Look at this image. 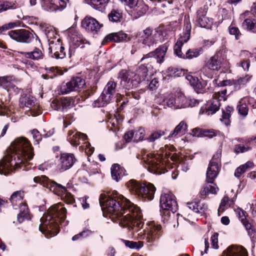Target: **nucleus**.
Here are the masks:
<instances>
[{"label":"nucleus","mask_w":256,"mask_h":256,"mask_svg":"<svg viewBox=\"0 0 256 256\" xmlns=\"http://www.w3.org/2000/svg\"><path fill=\"white\" fill-rule=\"evenodd\" d=\"M99 200L102 208L111 214L112 218L116 219L120 226L127 228L132 233H136L138 238L145 240L149 246L157 244L162 234L161 226L150 222L142 230L144 226L142 215L136 205L117 192L108 196L102 194Z\"/></svg>","instance_id":"nucleus-1"},{"label":"nucleus","mask_w":256,"mask_h":256,"mask_svg":"<svg viewBox=\"0 0 256 256\" xmlns=\"http://www.w3.org/2000/svg\"><path fill=\"white\" fill-rule=\"evenodd\" d=\"M33 156V150L28 140L24 137L16 138L8 154L0 160V174L6 176L14 170L25 167Z\"/></svg>","instance_id":"nucleus-2"},{"label":"nucleus","mask_w":256,"mask_h":256,"mask_svg":"<svg viewBox=\"0 0 256 256\" xmlns=\"http://www.w3.org/2000/svg\"><path fill=\"white\" fill-rule=\"evenodd\" d=\"M66 210L62 204H53L40 218V230L46 234L50 233V236L57 234L58 222L66 218Z\"/></svg>","instance_id":"nucleus-3"},{"label":"nucleus","mask_w":256,"mask_h":256,"mask_svg":"<svg viewBox=\"0 0 256 256\" xmlns=\"http://www.w3.org/2000/svg\"><path fill=\"white\" fill-rule=\"evenodd\" d=\"M148 66V64H142L138 67L135 72L122 70L118 76L121 79V84L126 89L137 87L140 82L146 80L150 66Z\"/></svg>","instance_id":"nucleus-4"},{"label":"nucleus","mask_w":256,"mask_h":256,"mask_svg":"<svg viewBox=\"0 0 256 256\" xmlns=\"http://www.w3.org/2000/svg\"><path fill=\"white\" fill-rule=\"evenodd\" d=\"M34 182L47 188L56 194L60 196L65 202L68 204H72L74 202V196L70 192H67L66 186L54 181H50L46 176H36L34 178Z\"/></svg>","instance_id":"nucleus-5"},{"label":"nucleus","mask_w":256,"mask_h":256,"mask_svg":"<svg viewBox=\"0 0 256 256\" xmlns=\"http://www.w3.org/2000/svg\"><path fill=\"white\" fill-rule=\"evenodd\" d=\"M220 157V152L215 154L210 161L208 168L206 180L210 184L206 186L210 194H216L218 190L216 185L213 183V181L219 173Z\"/></svg>","instance_id":"nucleus-6"},{"label":"nucleus","mask_w":256,"mask_h":256,"mask_svg":"<svg viewBox=\"0 0 256 256\" xmlns=\"http://www.w3.org/2000/svg\"><path fill=\"white\" fill-rule=\"evenodd\" d=\"M160 213L164 222L168 220L178 209L175 196L171 192L163 193L160 198Z\"/></svg>","instance_id":"nucleus-7"},{"label":"nucleus","mask_w":256,"mask_h":256,"mask_svg":"<svg viewBox=\"0 0 256 256\" xmlns=\"http://www.w3.org/2000/svg\"><path fill=\"white\" fill-rule=\"evenodd\" d=\"M126 185L132 193L145 200H150L154 198L156 188L152 184L149 182L139 184L136 180H132L127 182Z\"/></svg>","instance_id":"nucleus-8"},{"label":"nucleus","mask_w":256,"mask_h":256,"mask_svg":"<svg viewBox=\"0 0 256 256\" xmlns=\"http://www.w3.org/2000/svg\"><path fill=\"white\" fill-rule=\"evenodd\" d=\"M158 102L160 105L166 108V106L174 109H180L188 107V100L182 92H178L174 95L168 94L164 96Z\"/></svg>","instance_id":"nucleus-9"},{"label":"nucleus","mask_w":256,"mask_h":256,"mask_svg":"<svg viewBox=\"0 0 256 256\" xmlns=\"http://www.w3.org/2000/svg\"><path fill=\"white\" fill-rule=\"evenodd\" d=\"M224 57L220 52H218L212 56L206 62L202 69V72L208 78H212L213 72L220 70L222 66L224 64Z\"/></svg>","instance_id":"nucleus-10"},{"label":"nucleus","mask_w":256,"mask_h":256,"mask_svg":"<svg viewBox=\"0 0 256 256\" xmlns=\"http://www.w3.org/2000/svg\"><path fill=\"white\" fill-rule=\"evenodd\" d=\"M144 165L151 172L155 174H162L166 172L164 162L159 159V156H156L151 154L144 155L142 158Z\"/></svg>","instance_id":"nucleus-11"},{"label":"nucleus","mask_w":256,"mask_h":256,"mask_svg":"<svg viewBox=\"0 0 256 256\" xmlns=\"http://www.w3.org/2000/svg\"><path fill=\"white\" fill-rule=\"evenodd\" d=\"M191 24L188 16H184V34L176 42L174 47V54L179 58H183L182 46L184 43L186 42L190 38Z\"/></svg>","instance_id":"nucleus-12"},{"label":"nucleus","mask_w":256,"mask_h":256,"mask_svg":"<svg viewBox=\"0 0 256 256\" xmlns=\"http://www.w3.org/2000/svg\"><path fill=\"white\" fill-rule=\"evenodd\" d=\"M116 84L114 81H110L106 86L100 96L93 103L94 107L104 106L112 100L116 92Z\"/></svg>","instance_id":"nucleus-13"},{"label":"nucleus","mask_w":256,"mask_h":256,"mask_svg":"<svg viewBox=\"0 0 256 256\" xmlns=\"http://www.w3.org/2000/svg\"><path fill=\"white\" fill-rule=\"evenodd\" d=\"M253 14L256 15V2L254 3L250 11L246 10L240 15V18L244 20L242 26L244 28L256 32V19L253 18Z\"/></svg>","instance_id":"nucleus-14"},{"label":"nucleus","mask_w":256,"mask_h":256,"mask_svg":"<svg viewBox=\"0 0 256 256\" xmlns=\"http://www.w3.org/2000/svg\"><path fill=\"white\" fill-rule=\"evenodd\" d=\"M85 80L80 78L74 77L68 82L62 83L60 87V92L62 94H67L72 91H76L83 88Z\"/></svg>","instance_id":"nucleus-15"},{"label":"nucleus","mask_w":256,"mask_h":256,"mask_svg":"<svg viewBox=\"0 0 256 256\" xmlns=\"http://www.w3.org/2000/svg\"><path fill=\"white\" fill-rule=\"evenodd\" d=\"M76 159L72 154L62 153L58 158L57 170L62 172L71 168L76 162Z\"/></svg>","instance_id":"nucleus-16"},{"label":"nucleus","mask_w":256,"mask_h":256,"mask_svg":"<svg viewBox=\"0 0 256 256\" xmlns=\"http://www.w3.org/2000/svg\"><path fill=\"white\" fill-rule=\"evenodd\" d=\"M8 35L12 40L20 42L30 43L34 38L33 34L25 29L10 30Z\"/></svg>","instance_id":"nucleus-17"},{"label":"nucleus","mask_w":256,"mask_h":256,"mask_svg":"<svg viewBox=\"0 0 256 256\" xmlns=\"http://www.w3.org/2000/svg\"><path fill=\"white\" fill-rule=\"evenodd\" d=\"M48 46V52L52 54V57L63 58L66 56L64 48L62 45L60 38L50 40Z\"/></svg>","instance_id":"nucleus-18"},{"label":"nucleus","mask_w":256,"mask_h":256,"mask_svg":"<svg viewBox=\"0 0 256 256\" xmlns=\"http://www.w3.org/2000/svg\"><path fill=\"white\" fill-rule=\"evenodd\" d=\"M42 7L48 12L62 10L66 8L69 0H43Z\"/></svg>","instance_id":"nucleus-19"},{"label":"nucleus","mask_w":256,"mask_h":256,"mask_svg":"<svg viewBox=\"0 0 256 256\" xmlns=\"http://www.w3.org/2000/svg\"><path fill=\"white\" fill-rule=\"evenodd\" d=\"M20 107H26L30 108V114L32 116H36L40 114V112L36 110L37 106L34 104L35 99L30 94L22 95L20 98Z\"/></svg>","instance_id":"nucleus-20"},{"label":"nucleus","mask_w":256,"mask_h":256,"mask_svg":"<svg viewBox=\"0 0 256 256\" xmlns=\"http://www.w3.org/2000/svg\"><path fill=\"white\" fill-rule=\"evenodd\" d=\"M16 80L13 76H6L0 77V86L6 90L8 92L18 94L20 89L15 84Z\"/></svg>","instance_id":"nucleus-21"},{"label":"nucleus","mask_w":256,"mask_h":256,"mask_svg":"<svg viewBox=\"0 0 256 256\" xmlns=\"http://www.w3.org/2000/svg\"><path fill=\"white\" fill-rule=\"evenodd\" d=\"M168 44H165L160 46L154 52H150L144 55L140 60V62H142L145 59L154 57L158 63H162L164 61V57L167 51Z\"/></svg>","instance_id":"nucleus-22"},{"label":"nucleus","mask_w":256,"mask_h":256,"mask_svg":"<svg viewBox=\"0 0 256 256\" xmlns=\"http://www.w3.org/2000/svg\"><path fill=\"white\" fill-rule=\"evenodd\" d=\"M250 78L251 76L246 75L245 77L236 80H229L220 82L217 85L218 86H233L234 90H238L249 81Z\"/></svg>","instance_id":"nucleus-23"},{"label":"nucleus","mask_w":256,"mask_h":256,"mask_svg":"<svg viewBox=\"0 0 256 256\" xmlns=\"http://www.w3.org/2000/svg\"><path fill=\"white\" fill-rule=\"evenodd\" d=\"M82 26L88 31L98 32L102 26L96 19L91 16H86L82 22Z\"/></svg>","instance_id":"nucleus-24"},{"label":"nucleus","mask_w":256,"mask_h":256,"mask_svg":"<svg viewBox=\"0 0 256 256\" xmlns=\"http://www.w3.org/2000/svg\"><path fill=\"white\" fill-rule=\"evenodd\" d=\"M206 13L204 8H200L197 12L196 22L200 27L209 28L212 24V20L206 16Z\"/></svg>","instance_id":"nucleus-25"},{"label":"nucleus","mask_w":256,"mask_h":256,"mask_svg":"<svg viewBox=\"0 0 256 256\" xmlns=\"http://www.w3.org/2000/svg\"><path fill=\"white\" fill-rule=\"evenodd\" d=\"M222 256H248V253L242 246H232L224 252Z\"/></svg>","instance_id":"nucleus-26"},{"label":"nucleus","mask_w":256,"mask_h":256,"mask_svg":"<svg viewBox=\"0 0 256 256\" xmlns=\"http://www.w3.org/2000/svg\"><path fill=\"white\" fill-rule=\"evenodd\" d=\"M87 136L86 134L78 132L69 130L68 132V140L74 146H77L80 143V141H84L86 140Z\"/></svg>","instance_id":"nucleus-27"},{"label":"nucleus","mask_w":256,"mask_h":256,"mask_svg":"<svg viewBox=\"0 0 256 256\" xmlns=\"http://www.w3.org/2000/svg\"><path fill=\"white\" fill-rule=\"evenodd\" d=\"M152 30L149 28L143 30L142 36V42L143 44L150 46L154 43V40L152 36Z\"/></svg>","instance_id":"nucleus-28"},{"label":"nucleus","mask_w":256,"mask_h":256,"mask_svg":"<svg viewBox=\"0 0 256 256\" xmlns=\"http://www.w3.org/2000/svg\"><path fill=\"white\" fill-rule=\"evenodd\" d=\"M126 34L122 32L110 34L106 36L104 42H120L126 40Z\"/></svg>","instance_id":"nucleus-29"},{"label":"nucleus","mask_w":256,"mask_h":256,"mask_svg":"<svg viewBox=\"0 0 256 256\" xmlns=\"http://www.w3.org/2000/svg\"><path fill=\"white\" fill-rule=\"evenodd\" d=\"M110 170L112 179L117 182H118L122 176L124 168L116 164L112 166Z\"/></svg>","instance_id":"nucleus-30"},{"label":"nucleus","mask_w":256,"mask_h":256,"mask_svg":"<svg viewBox=\"0 0 256 256\" xmlns=\"http://www.w3.org/2000/svg\"><path fill=\"white\" fill-rule=\"evenodd\" d=\"M220 99L214 96V98L211 101L210 106L206 108V113L208 115L213 114L217 112L220 106Z\"/></svg>","instance_id":"nucleus-31"},{"label":"nucleus","mask_w":256,"mask_h":256,"mask_svg":"<svg viewBox=\"0 0 256 256\" xmlns=\"http://www.w3.org/2000/svg\"><path fill=\"white\" fill-rule=\"evenodd\" d=\"M187 125L186 124L182 121L180 124L175 128L172 132L170 134L169 138H176L182 134L186 130Z\"/></svg>","instance_id":"nucleus-32"},{"label":"nucleus","mask_w":256,"mask_h":256,"mask_svg":"<svg viewBox=\"0 0 256 256\" xmlns=\"http://www.w3.org/2000/svg\"><path fill=\"white\" fill-rule=\"evenodd\" d=\"M22 54L26 58L32 60H38L42 58V53L38 48H35L34 50L30 52H21Z\"/></svg>","instance_id":"nucleus-33"},{"label":"nucleus","mask_w":256,"mask_h":256,"mask_svg":"<svg viewBox=\"0 0 256 256\" xmlns=\"http://www.w3.org/2000/svg\"><path fill=\"white\" fill-rule=\"evenodd\" d=\"M20 206V212L18 214V221L21 223L24 219H30V216L28 214V206L25 204H19Z\"/></svg>","instance_id":"nucleus-34"},{"label":"nucleus","mask_w":256,"mask_h":256,"mask_svg":"<svg viewBox=\"0 0 256 256\" xmlns=\"http://www.w3.org/2000/svg\"><path fill=\"white\" fill-rule=\"evenodd\" d=\"M108 0H87L88 4L93 8L100 11L104 10Z\"/></svg>","instance_id":"nucleus-35"},{"label":"nucleus","mask_w":256,"mask_h":256,"mask_svg":"<svg viewBox=\"0 0 256 256\" xmlns=\"http://www.w3.org/2000/svg\"><path fill=\"white\" fill-rule=\"evenodd\" d=\"M234 108L230 106H226L224 109H222V118H220V121L224 123V124L228 126L230 124V114L234 111Z\"/></svg>","instance_id":"nucleus-36"},{"label":"nucleus","mask_w":256,"mask_h":256,"mask_svg":"<svg viewBox=\"0 0 256 256\" xmlns=\"http://www.w3.org/2000/svg\"><path fill=\"white\" fill-rule=\"evenodd\" d=\"M44 33L48 38V42H50V40H54L55 39H60L59 36H58L54 28L52 26H47L44 29Z\"/></svg>","instance_id":"nucleus-37"},{"label":"nucleus","mask_w":256,"mask_h":256,"mask_svg":"<svg viewBox=\"0 0 256 256\" xmlns=\"http://www.w3.org/2000/svg\"><path fill=\"white\" fill-rule=\"evenodd\" d=\"M233 204L234 201L232 200H230L227 196H224L220 204L218 210V213L222 212L226 208L231 206Z\"/></svg>","instance_id":"nucleus-38"},{"label":"nucleus","mask_w":256,"mask_h":256,"mask_svg":"<svg viewBox=\"0 0 256 256\" xmlns=\"http://www.w3.org/2000/svg\"><path fill=\"white\" fill-rule=\"evenodd\" d=\"M22 192L20 191H16L12 194L10 199L12 204L14 205L21 204H22Z\"/></svg>","instance_id":"nucleus-39"},{"label":"nucleus","mask_w":256,"mask_h":256,"mask_svg":"<svg viewBox=\"0 0 256 256\" xmlns=\"http://www.w3.org/2000/svg\"><path fill=\"white\" fill-rule=\"evenodd\" d=\"M134 8L136 13L140 16L146 13L148 10V6L142 2L138 0V4Z\"/></svg>","instance_id":"nucleus-40"},{"label":"nucleus","mask_w":256,"mask_h":256,"mask_svg":"<svg viewBox=\"0 0 256 256\" xmlns=\"http://www.w3.org/2000/svg\"><path fill=\"white\" fill-rule=\"evenodd\" d=\"M202 53L201 48L190 49L184 55L183 58L192 59L198 57Z\"/></svg>","instance_id":"nucleus-41"},{"label":"nucleus","mask_w":256,"mask_h":256,"mask_svg":"<svg viewBox=\"0 0 256 256\" xmlns=\"http://www.w3.org/2000/svg\"><path fill=\"white\" fill-rule=\"evenodd\" d=\"M242 222L247 230L248 236L250 238H254L256 232L255 228L246 219L244 220V216L242 218Z\"/></svg>","instance_id":"nucleus-42"},{"label":"nucleus","mask_w":256,"mask_h":256,"mask_svg":"<svg viewBox=\"0 0 256 256\" xmlns=\"http://www.w3.org/2000/svg\"><path fill=\"white\" fill-rule=\"evenodd\" d=\"M237 109L238 112V114L242 117H246L248 114V108L246 104L242 100H241L237 106Z\"/></svg>","instance_id":"nucleus-43"},{"label":"nucleus","mask_w":256,"mask_h":256,"mask_svg":"<svg viewBox=\"0 0 256 256\" xmlns=\"http://www.w3.org/2000/svg\"><path fill=\"white\" fill-rule=\"evenodd\" d=\"M124 243L126 247L131 249L139 250L143 246L142 242H134L128 240H123Z\"/></svg>","instance_id":"nucleus-44"},{"label":"nucleus","mask_w":256,"mask_h":256,"mask_svg":"<svg viewBox=\"0 0 256 256\" xmlns=\"http://www.w3.org/2000/svg\"><path fill=\"white\" fill-rule=\"evenodd\" d=\"M206 81L202 80L200 82L198 80L196 82L193 86L195 90L197 93H204L206 92Z\"/></svg>","instance_id":"nucleus-45"},{"label":"nucleus","mask_w":256,"mask_h":256,"mask_svg":"<svg viewBox=\"0 0 256 256\" xmlns=\"http://www.w3.org/2000/svg\"><path fill=\"white\" fill-rule=\"evenodd\" d=\"M109 20L112 22H118L122 18V14L118 10H113L108 15Z\"/></svg>","instance_id":"nucleus-46"},{"label":"nucleus","mask_w":256,"mask_h":256,"mask_svg":"<svg viewBox=\"0 0 256 256\" xmlns=\"http://www.w3.org/2000/svg\"><path fill=\"white\" fill-rule=\"evenodd\" d=\"M16 8V5L12 2H0V12L9 9H14Z\"/></svg>","instance_id":"nucleus-47"},{"label":"nucleus","mask_w":256,"mask_h":256,"mask_svg":"<svg viewBox=\"0 0 256 256\" xmlns=\"http://www.w3.org/2000/svg\"><path fill=\"white\" fill-rule=\"evenodd\" d=\"M164 134V131H156L152 133L150 136L146 138V140L149 142H154Z\"/></svg>","instance_id":"nucleus-48"},{"label":"nucleus","mask_w":256,"mask_h":256,"mask_svg":"<svg viewBox=\"0 0 256 256\" xmlns=\"http://www.w3.org/2000/svg\"><path fill=\"white\" fill-rule=\"evenodd\" d=\"M251 150V147L239 144L234 146V152L236 154L244 153Z\"/></svg>","instance_id":"nucleus-49"},{"label":"nucleus","mask_w":256,"mask_h":256,"mask_svg":"<svg viewBox=\"0 0 256 256\" xmlns=\"http://www.w3.org/2000/svg\"><path fill=\"white\" fill-rule=\"evenodd\" d=\"M91 234L92 232L90 231V230H84L82 232L74 236L72 238V240L73 241H74L80 239L81 238H86L89 236Z\"/></svg>","instance_id":"nucleus-50"},{"label":"nucleus","mask_w":256,"mask_h":256,"mask_svg":"<svg viewBox=\"0 0 256 256\" xmlns=\"http://www.w3.org/2000/svg\"><path fill=\"white\" fill-rule=\"evenodd\" d=\"M228 30L230 34L235 36L236 40L239 39L241 34L238 28L230 26L229 27Z\"/></svg>","instance_id":"nucleus-51"},{"label":"nucleus","mask_w":256,"mask_h":256,"mask_svg":"<svg viewBox=\"0 0 256 256\" xmlns=\"http://www.w3.org/2000/svg\"><path fill=\"white\" fill-rule=\"evenodd\" d=\"M218 233H214L210 238L212 247L214 249L218 248Z\"/></svg>","instance_id":"nucleus-52"},{"label":"nucleus","mask_w":256,"mask_h":256,"mask_svg":"<svg viewBox=\"0 0 256 256\" xmlns=\"http://www.w3.org/2000/svg\"><path fill=\"white\" fill-rule=\"evenodd\" d=\"M32 134L33 138L36 142L34 144H38L40 141L42 140V136L40 134L39 132L36 130H33L32 131Z\"/></svg>","instance_id":"nucleus-53"},{"label":"nucleus","mask_w":256,"mask_h":256,"mask_svg":"<svg viewBox=\"0 0 256 256\" xmlns=\"http://www.w3.org/2000/svg\"><path fill=\"white\" fill-rule=\"evenodd\" d=\"M227 93L226 89L222 90L220 92H216L214 96L217 98L218 99H220V100L225 101L226 100V95Z\"/></svg>","instance_id":"nucleus-54"},{"label":"nucleus","mask_w":256,"mask_h":256,"mask_svg":"<svg viewBox=\"0 0 256 256\" xmlns=\"http://www.w3.org/2000/svg\"><path fill=\"white\" fill-rule=\"evenodd\" d=\"M121 1L124 5L130 8H133L138 4V0H121Z\"/></svg>","instance_id":"nucleus-55"},{"label":"nucleus","mask_w":256,"mask_h":256,"mask_svg":"<svg viewBox=\"0 0 256 256\" xmlns=\"http://www.w3.org/2000/svg\"><path fill=\"white\" fill-rule=\"evenodd\" d=\"M246 172L244 166L242 165L238 167L235 170L234 176L239 178L243 174Z\"/></svg>","instance_id":"nucleus-56"},{"label":"nucleus","mask_w":256,"mask_h":256,"mask_svg":"<svg viewBox=\"0 0 256 256\" xmlns=\"http://www.w3.org/2000/svg\"><path fill=\"white\" fill-rule=\"evenodd\" d=\"M135 131L132 130L127 132L124 135V138L126 142H130L134 137Z\"/></svg>","instance_id":"nucleus-57"},{"label":"nucleus","mask_w":256,"mask_h":256,"mask_svg":"<svg viewBox=\"0 0 256 256\" xmlns=\"http://www.w3.org/2000/svg\"><path fill=\"white\" fill-rule=\"evenodd\" d=\"M197 205L198 206V213L202 214L208 208L207 206L205 204L200 202H197Z\"/></svg>","instance_id":"nucleus-58"},{"label":"nucleus","mask_w":256,"mask_h":256,"mask_svg":"<svg viewBox=\"0 0 256 256\" xmlns=\"http://www.w3.org/2000/svg\"><path fill=\"white\" fill-rule=\"evenodd\" d=\"M16 24L15 22H10L8 24H4L0 28V30L2 31L8 30L10 28H12L16 26Z\"/></svg>","instance_id":"nucleus-59"},{"label":"nucleus","mask_w":256,"mask_h":256,"mask_svg":"<svg viewBox=\"0 0 256 256\" xmlns=\"http://www.w3.org/2000/svg\"><path fill=\"white\" fill-rule=\"evenodd\" d=\"M88 198V196H84L82 198H80V200L81 202L82 206L84 209H86L89 208V204L87 203V200Z\"/></svg>","instance_id":"nucleus-60"},{"label":"nucleus","mask_w":256,"mask_h":256,"mask_svg":"<svg viewBox=\"0 0 256 256\" xmlns=\"http://www.w3.org/2000/svg\"><path fill=\"white\" fill-rule=\"evenodd\" d=\"M51 107L54 110H58L60 109L61 103L56 100H54L51 104Z\"/></svg>","instance_id":"nucleus-61"},{"label":"nucleus","mask_w":256,"mask_h":256,"mask_svg":"<svg viewBox=\"0 0 256 256\" xmlns=\"http://www.w3.org/2000/svg\"><path fill=\"white\" fill-rule=\"evenodd\" d=\"M186 78L190 82V83L192 86H194L196 82L198 81V78L194 77L191 75H187L186 76Z\"/></svg>","instance_id":"nucleus-62"},{"label":"nucleus","mask_w":256,"mask_h":256,"mask_svg":"<svg viewBox=\"0 0 256 256\" xmlns=\"http://www.w3.org/2000/svg\"><path fill=\"white\" fill-rule=\"evenodd\" d=\"M203 130L199 128H196L192 130V134L194 136H202Z\"/></svg>","instance_id":"nucleus-63"},{"label":"nucleus","mask_w":256,"mask_h":256,"mask_svg":"<svg viewBox=\"0 0 256 256\" xmlns=\"http://www.w3.org/2000/svg\"><path fill=\"white\" fill-rule=\"evenodd\" d=\"M158 82L156 78L153 79L149 84L150 88L152 90H155L158 86Z\"/></svg>","instance_id":"nucleus-64"}]
</instances>
